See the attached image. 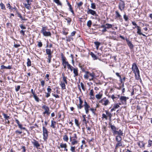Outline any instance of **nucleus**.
<instances>
[{
	"instance_id": "f257e3e1",
	"label": "nucleus",
	"mask_w": 152,
	"mask_h": 152,
	"mask_svg": "<svg viewBox=\"0 0 152 152\" xmlns=\"http://www.w3.org/2000/svg\"><path fill=\"white\" fill-rule=\"evenodd\" d=\"M85 73H86L84 76L85 79H88L89 77L90 76L91 77V78H89V80L91 81L93 80L95 76V74L94 73L92 72L91 73L88 71H86L85 72Z\"/></svg>"
},
{
	"instance_id": "f03ea898",
	"label": "nucleus",
	"mask_w": 152,
	"mask_h": 152,
	"mask_svg": "<svg viewBox=\"0 0 152 152\" xmlns=\"http://www.w3.org/2000/svg\"><path fill=\"white\" fill-rule=\"evenodd\" d=\"M42 132L43 139L45 141H47L48 137V133L49 132L47 129L44 126L42 127Z\"/></svg>"
},
{
	"instance_id": "7ed1b4c3",
	"label": "nucleus",
	"mask_w": 152,
	"mask_h": 152,
	"mask_svg": "<svg viewBox=\"0 0 152 152\" xmlns=\"http://www.w3.org/2000/svg\"><path fill=\"white\" fill-rule=\"evenodd\" d=\"M47 29L46 27H42L41 30V32L42 33L43 35L45 36H51V33L50 31H47L46 30Z\"/></svg>"
},
{
	"instance_id": "20e7f679",
	"label": "nucleus",
	"mask_w": 152,
	"mask_h": 152,
	"mask_svg": "<svg viewBox=\"0 0 152 152\" xmlns=\"http://www.w3.org/2000/svg\"><path fill=\"white\" fill-rule=\"evenodd\" d=\"M77 135L76 134H74L73 137H70V141L71 142L72 145H74L77 143L78 142L77 140Z\"/></svg>"
},
{
	"instance_id": "39448f33",
	"label": "nucleus",
	"mask_w": 152,
	"mask_h": 152,
	"mask_svg": "<svg viewBox=\"0 0 152 152\" xmlns=\"http://www.w3.org/2000/svg\"><path fill=\"white\" fill-rule=\"evenodd\" d=\"M99 102L104 106H107L110 104V102L109 100L105 97L103 98L101 100H100Z\"/></svg>"
},
{
	"instance_id": "423d86ee",
	"label": "nucleus",
	"mask_w": 152,
	"mask_h": 152,
	"mask_svg": "<svg viewBox=\"0 0 152 152\" xmlns=\"http://www.w3.org/2000/svg\"><path fill=\"white\" fill-rule=\"evenodd\" d=\"M129 99V98L125 96H121L120 98V101L121 103H119V105L121 104H126V100Z\"/></svg>"
},
{
	"instance_id": "0eeeda50",
	"label": "nucleus",
	"mask_w": 152,
	"mask_h": 152,
	"mask_svg": "<svg viewBox=\"0 0 152 152\" xmlns=\"http://www.w3.org/2000/svg\"><path fill=\"white\" fill-rule=\"evenodd\" d=\"M132 69L134 74H136V73H139V72H140L138 68L135 63L133 64Z\"/></svg>"
},
{
	"instance_id": "6e6552de",
	"label": "nucleus",
	"mask_w": 152,
	"mask_h": 152,
	"mask_svg": "<svg viewBox=\"0 0 152 152\" xmlns=\"http://www.w3.org/2000/svg\"><path fill=\"white\" fill-rule=\"evenodd\" d=\"M42 108L45 110V111L43 113L44 114H47L48 115L50 114V112H49L50 110L48 106L44 105L42 106Z\"/></svg>"
},
{
	"instance_id": "1a4fd4ad",
	"label": "nucleus",
	"mask_w": 152,
	"mask_h": 152,
	"mask_svg": "<svg viewBox=\"0 0 152 152\" xmlns=\"http://www.w3.org/2000/svg\"><path fill=\"white\" fill-rule=\"evenodd\" d=\"M88 10L87 12V13L88 14H91L92 15L96 17L95 18H97V16H98V15L97 14L96 12L94 10H93L91 9H88Z\"/></svg>"
},
{
	"instance_id": "9d476101",
	"label": "nucleus",
	"mask_w": 152,
	"mask_h": 152,
	"mask_svg": "<svg viewBox=\"0 0 152 152\" xmlns=\"http://www.w3.org/2000/svg\"><path fill=\"white\" fill-rule=\"evenodd\" d=\"M115 18L118 19L120 22H122L123 21V19L121 15H120L119 12L118 11H116L115 12Z\"/></svg>"
},
{
	"instance_id": "9b49d317",
	"label": "nucleus",
	"mask_w": 152,
	"mask_h": 152,
	"mask_svg": "<svg viewBox=\"0 0 152 152\" xmlns=\"http://www.w3.org/2000/svg\"><path fill=\"white\" fill-rule=\"evenodd\" d=\"M78 99L79 100V103L77 104V109L79 110L81 109L83 107V106L82 105V104L83 103V102L82 100L80 97H79Z\"/></svg>"
},
{
	"instance_id": "f8f14e48",
	"label": "nucleus",
	"mask_w": 152,
	"mask_h": 152,
	"mask_svg": "<svg viewBox=\"0 0 152 152\" xmlns=\"http://www.w3.org/2000/svg\"><path fill=\"white\" fill-rule=\"evenodd\" d=\"M61 60L62 61V64L63 65V66L64 67V68H66V66H67V64H66L64 62L65 61L66 62H68L67 61H66V58L65 57H64L63 54H61Z\"/></svg>"
},
{
	"instance_id": "ddd939ff",
	"label": "nucleus",
	"mask_w": 152,
	"mask_h": 152,
	"mask_svg": "<svg viewBox=\"0 0 152 152\" xmlns=\"http://www.w3.org/2000/svg\"><path fill=\"white\" fill-rule=\"evenodd\" d=\"M125 3L123 1H121L119 3V7L120 10L122 11L124 8Z\"/></svg>"
},
{
	"instance_id": "4468645a",
	"label": "nucleus",
	"mask_w": 152,
	"mask_h": 152,
	"mask_svg": "<svg viewBox=\"0 0 152 152\" xmlns=\"http://www.w3.org/2000/svg\"><path fill=\"white\" fill-rule=\"evenodd\" d=\"M32 143L33 144L34 146L37 148H38L40 146V145L38 141L34 139L33 140V141L32 142Z\"/></svg>"
},
{
	"instance_id": "2eb2a0df",
	"label": "nucleus",
	"mask_w": 152,
	"mask_h": 152,
	"mask_svg": "<svg viewBox=\"0 0 152 152\" xmlns=\"http://www.w3.org/2000/svg\"><path fill=\"white\" fill-rule=\"evenodd\" d=\"M73 72L74 74V77H75L78 75V70L77 68H74L73 69Z\"/></svg>"
},
{
	"instance_id": "dca6fc26",
	"label": "nucleus",
	"mask_w": 152,
	"mask_h": 152,
	"mask_svg": "<svg viewBox=\"0 0 152 152\" xmlns=\"http://www.w3.org/2000/svg\"><path fill=\"white\" fill-rule=\"evenodd\" d=\"M126 40L127 42V44L128 46L131 49H132L133 48V45L131 43L130 41L128 39H126Z\"/></svg>"
},
{
	"instance_id": "f3484780",
	"label": "nucleus",
	"mask_w": 152,
	"mask_h": 152,
	"mask_svg": "<svg viewBox=\"0 0 152 152\" xmlns=\"http://www.w3.org/2000/svg\"><path fill=\"white\" fill-rule=\"evenodd\" d=\"M113 134L114 135L118 134V135L122 136L123 133L121 129H119L118 131H116Z\"/></svg>"
},
{
	"instance_id": "a211bd4d",
	"label": "nucleus",
	"mask_w": 152,
	"mask_h": 152,
	"mask_svg": "<svg viewBox=\"0 0 152 152\" xmlns=\"http://www.w3.org/2000/svg\"><path fill=\"white\" fill-rule=\"evenodd\" d=\"M64 63L66 64H67V68L68 69H69L70 70V71L72 72L73 71V69L74 68L72 66H71L69 63L68 62H66L65 61L64 62Z\"/></svg>"
},
{
	"instance_id": "6ab92c4d",
	"label": "nucleus",
	"mask_w": 152,
	"mask_h": 152,
	"mask_svg": "<svg viewBox=\"0 0 152 152\" xmlns=\"http://www.w3.org/2000/svg\"><path fill=\"white\" fill-rule=\"evenodd\" d=\"M67 145L66 143H61L60 144L59 146H58V147L59 149H60L61 148H65L67 147Z\"/></svg>"
},
{
	"instance_id": "aec40b11",
	"label": "nucleus",
	"mask_w": 152,
	"mask_h": 152,
	"mask_svg": "<svg viewBox=\"0 0 152 152\" xmlns=\"http://www.w3.org/2000/svg\"><path fill=\"white\" fill-rule=\"evenodd\" d=\"M105 112H106V115L107 116V118L109 117V119L110 120H111V118L112 116V114L107 110H105Z\"/></svg>"
},
{
	"instance_id": "412c9836",
	"label": "nucleus",
	"mask_w": 152,
	"mask_h": 152,
	"mask_svg": "<svg viewBox=\"0 0 152 152\" xmlns=\"http://www.w3.org/2000/svg\"><path fill=\"white\" fill-rule=\"evenodd\" d=\"M110 127L113 132V134H114L116 131L117 128L114 125H113L112 124H110Z\"/></svg>"
},
{
	"instance_id": "4be33fe9",
	"label": "nucleus",
	"mask_w": 152,
	"mask_h": 152,
	"mask_svg": "<svg viewBox=\"0 0 152 152\" xmlns=\"http://www.w3.org/2000/svg\"><path fill=\"white\" fill-rule=\"evenodd\" d=\"M84 106L85 107V110L89 109L90 108V106L88 104L87 102L85 101L84 102Z\"/></svg>"
},
{
	"instance_id": "5701e85b",
	"label": "nucleus",
	"mask_w": 152,
	"mask_h": 152,
	"mask_svg": "<svg viewBox=\"0 0 152 152\" xmlns=\"http://www.w3.org/2000/svg\"><path fill=\"white\" fill-rule=\"evenodd\" d=\"M1 69H11L12 67L10 66H4V65H2L1 66Z\"/></svg>"
},
{
	"instance_id": "b1692460",
	"label": "nucleus",
	"mask_w": 152,
	"mask_h": 152,
	"mask_svg": "<svg viewBox=\"0 0 152 152\" xmlns=\"http://www.w3.org/2000/svg\"><path fill=\"white\" fill-rule=\"evenodd\" d=\"M56 124V121H51L50 127L53 128H56L55 125Z\"/></svg>"
},
{
	"instance_id": "393cba45",
	"label": "nucleus",
	"mask_w": 152,
	"mask_h": 152,
	"mask_svg": "<svg viewBox=\"0 0 152 152\" xmlns=\"http://www.w3.org/2000/svg\"><path fill=\"white\" fill-rule=\"evenodd\" d=\"M66 41H67L70 42L73 40V38L70 36H69L68 37H66Z\"/></svg>"
},
{
	"instance_id": "a878e982",
	"label": "nucleus",
	"mask_w": 152,
	"mask_h": 152,
	"mask_svg": "<svg viewBox=\"0 0 152 152\" xmlns=\"http://www.w3.org/2000/svg\"><path fill=\"white\" fill-rule=\"evenodd\" d=\"M65 83L61 82L60 84V85L61 87V89L63 90L66 89V85Z\"/></svg>"
},
{
	"instance_id": "bb28decb",
	"label": "nucleus",
	"mask_w": 152,
	"mask_h": 152,
	"mask_svg": "<svg viewBox=\"0 0 152 152\" xmlns=\"http://www.w3.org/2000/svg\"><path fill=\"white\" fill-rule=\"evenodd\" d=\"M121 136L118 135L116 136L115 139L117 142H119L121 141L122 140Z\"/></svg>"
},
{
	"instance_id": "cd10ccee",
	"label": "nucleus",
	"mask_w": 152,
	"mask_h": 152,
	"mask_svg": "<svg viewBox=\"0 0 152 152\" xmlns=\"http://www.w3.org/2000/svg\"><path fill=\"white\" fill-rule=\"evenodd\" d=\"M137 33L140 35H141L142 33L141 32V30L140 27L139 26H137Z\"/></svg>"
},
{
	"instance_id": "c85d7f7f",
	"label": "nucleus",
	"mask_w": 152,
	"mask_h": 152,
	"mask_svg": "<svg viewBox=\"0 0 152 152\" xmlns=\"http://www.w3.org/2000/svg\"><path fill=\"white\" fill-rule=\"evenodd\" d=\"M94 44L96 46V48L97 50H98L99 47L101 43L98 42H94Z\"/></svg>"
},
{
	"instance_id": "c756f323",
	"label": "nucleus",
	"mask_w": 152,
	"mask_h": 152,
	"mask_svg": "<svg viewBox=\"0 0 152 152\" xmlns=\"http://www.w3.org/2000/svg\"><path fill=\"white\" fill-rule=\"evenodd\" d=\"M122 142H118L115 146V148H117L119 146H122Z\"/></svg>"
},
{
	"instance_id": "7c9ffc66",
	"label": "nucleus",
	"mask_w": 152,
	"mask_h": 152,
	"mask_svg": "<svg viewBox=\"0 0 152 152\" xmlns=\"http://www.w3.org/2000/svg\"><path fill=\"white\" fill-rule=\"evenodd\" d=\"M46 52L47 55L52 54L53 52H51L50 49H47L45 50Z\"/></svg>"
},
{
	"instance_id": "2f4dec72",
	"label": "nucleus",
	"mask_w": 152,
	"mask_h": 152,
	"mask_svg": "<svg viewBox=\"0 0 152 152\" xmlns=\"http://www.w3.org/2000/svg\"><path fill=\"white\" fill-rule=\"evenodd\" d=\"M135 77L136 79L138 80L140 79V72H139V74L138 73H136V74H135Z\"/></svg>"
},
{
	"instance_id": "473e14b6",
	"label": "nucleus",
	"mask_w": 152,
	"mask_h": 152,
	"mask_svg": "<svg viewBox=\"0 0 152 152\" xmlns=\"http://www.w3.org/2000/svg\"><path fill=\"white\" fill-rule=\"evenodd\" d=\"M102 94H99L96 95V98L98 99H100L102 97Z\"/></svg>"
},
{
	"instance_id": "72a5a7b5",
	"label": "nucleus",
	"mask_w": 152,
	"mask_h": 152,
	"mask_svg": "<svg viewBox=\"0 0 152 152\" xmlns=\"http://www.w3.org/2000/svg\"><path fill=\"white\" fill-rule=\"evenodd\" d=\"M33 96L35 100L37 102H39V98L37 96L36 94L34 95H33Z\"/></svg>"
},
{
	"instance_id": "f704fd0d",
	"label": "nucleus",
	"mask_w": 152,
	"mask_h": 152,
	"mask_svg": "<svg viewBox=\"0 0 152 152\" xmlns=\"http://www.w3.org/2000/svg\"><path fill=\"white\" fill-rule=\"evenodd\" d=\"M92 23L91 21V20H89L87 22V25L89 28H90L91 27Z\"/></svg>"
},
{
	"instance_id": "c9c22d12",
	"label": "nucleus",
	"mask_w": 152,
	"mask_h": 152,
	"mask_svg": "<svg viewBox=\"0 0 152 152\" xmlns=\"http://www.w3.org/2000/svg\"><path fill=\"white\" fill-rule=\"evenodd\" d=\"M3 115L4 117V118L6 120H8L10 118V116H7V115L5 113H3Z\"/></svg>"
},
{
	"instance_id": "e433bc0d",
	"label": "nucleus",
	"mask_w": 152,
	"mask_h": 152,
	"mask_svg": "<svg viewBox=\"0 0 152 152\" xmlns=\"http://www.w3.org/2000/svg\"><path fill=\"white\" fill-rule=\"evenodd\" d=\"M63 139L64 141L67 142L68 140V137L67 135H65L63 136Z\"/></svg>"
},
{
	"instance_id": "4c0bfd02",
	"label": "nucleus",
	"mask_w": 152,
	"mask_h": 152,
	"mask_svg": "<svg viewBox=\"0 0 152 152\" xmlns=\"http://www.w3.org/2000/svg\"><path fill=\"white\" fill-rule=\"evenodd\" d=\"M91 8L93 9H96V5L94 3H92L91 4Z\"/></svg>"
},
{
	"instance_id": "58836bf2",
	"label": "nucleus",
	"mask_w": 152,
	"mask_h": 152,
	"mask_svg": "<svg viewBox=\"0 0 152 152\" xmlns=\"http://www.w3.org/2000/svg\"><path fill=\"white\" fill-rule=\"evenodd\" d=\"M24 6L28 10H29L31 8L30 5L28 4H25Z\"/></svg>"
},
{
	"instance_id": "ea45409f",
	"label": "nucleus",
	"mask_w": 152,
	"mask_h": 152,
	"mask_svg": "<svg viewBox=\"0 0 152 152\" xmlns=\"http://www.w3.org/2000/svg\"><path fill=\"white\" fill-rule=\"evenodd\" d=\"M83 3L82 1H80L79 3H77V7L80 8V7L82 5Z\"/></svg>"
},
{
	"instance_id": "a19ab883",
	"label": "nucleus",
	"mask_w": 152,
	"mask_h": 152,
	"mask_svg": "<svg viewBox=\"0 0 152 152\" xmlns=\"http://www.w3.org/2000/svg\"><path fill=\"white\" fill-rule=\"evenodd\" d=\"M90 55L94 59H96L97 57L93 53L91 52L90 53Z\"/></svg>"
},
{
	"instance_id": "79ce46f5",
	"label": "nucleus",
	"mask_w": 152,
	"mask_h": 152,
	"mask_svg": "<svg viewBox=\"0 0 152 152\" xmlns=\"http://www.w3.org/2000/svg\"><path fill=\"white\" fill-rule=\"evenodd\" d=\"M31 62L30 59L28 58L27 59V66H30L31 65Z\"/></svg>"
},
{
	"instance_id": "37998d69",
	"label": "nucleus",
	"mask_w": 152,
	"mask_h": 152,
	"mask_svg": "<svg viewBox=\"0 0 152 152\" xmlns=\"http://www.w3.org/2000/svg\"><path fill=\"white\" fill-rule=\"evenodd\" d=\"M148 144L147 147H150L152 146V141L150 140H149L148 141Z\"/></svg>"
},
{
	"instance_id": "c03bdc74",
	"label": "nucleus",
	"mask_w": 152,
	"mask_h": 152,
	"mask_svg": "<svg viewBox=\"0 0 152 152\" xmlns=\"http://www.w3.org/2000/svg\"><path fill=\"white\" fill-rule=\"evenodd\" d=\"M106 25L107 27L106 28L107 29L111 28L112 26V25L109 23H106Z\"/></svg>"
},
{
	"instance_id": "a18cd8bd",
	"label": "nucleus",
	"mask_w": 152,
	"mask_h": 152,
	"mask_svg": "<svg viewBox=\"0 0 152 152\" xmlns=\"http://www.w3.org/2000/svg\"><path fill=\"white\" fill-rule=\"evenodd\" d=\"M65 19L66 20L67 22L68 23V24L69 25L71 21V19L69 18H65Z\"/></svg>"
},
{
	"instance_id": "49530a36",
	"label": "nucleus",
	"mask_w": 152,
	"mask_h": 152,
	"mask_svg": "<svg viewBox=\"0 0 152 152\" xmlns=\"http://www.w3.org/2000/svg\"><path fill=\"white\" fill-rule=\"evenodd\" d=\"M67 78V77H66L63 76V80L64 82V83H65L66 84H67V81L66 80Z\"/></svg>"
},
{
	"instance_id": "de8ad7c7",
	"label": "nucleus",
	"mask_w": 152,
	"mask_h": 152,
	"mask_svg": "<svg viewBox=\"0 0 152 152\" xmlns=\"http://www.w3.org/2000/svg\"><path fill=\"white\" fill-rule=\"evenodd\" d=\"M18 17H19L22 20H25V18H23L22 15H21V14L20 13H18Z\"/></svg>"
},
{
	"instance_id": "09e8293b",
	"label": "nucleus",
	"mask_w": 152,
	"mask_h": 152,
	"mask_svg": "<svg viewBox=\"0 0 152 152\" xmlns=\"http://www.w3.org/2000/svg\"><path fill=\"white\" fill-rule=\"evenodd\" d=\"M75 124L78 127H79L80 124L79 123V122H78V120H77V119H75Z\"/></svg>"
},
{
	"instance_id": "8fccbe9b",
	"label": "nucleus",
	"mask_w": 152,
	"mask_h": 152,
	"mask_svg": "<svg viewBox=\"0 0 152 152\" xmlns=\"http://www.w3.org/2000/svg\"><path fill=\"white\" fill-rule=\"evenodd\" d=\"M58 5H61V4L59 1V0H53Z\"/></svg>"
},
{
	"instance_id": "3c124183",
	"label": "nucleus",
	"mask_w": 152,
	"mask_h": 152,
	"mask_svg": "<svg viewBox=\"0 0 152 152\" xmlns=\"http://www.w3.org/2000/svg\"><path fill=\"white\" fill-rule=\"evenodd\" d=\"M22 133V131H19L18 130H17L15 131V133L17 134H21Z\"/></svg>"
},
{
	"instance_id": "603ef678",
	"label": "nucleus",
	"mask_w": 152,
	"mask_h": 152,
	"mask_svg": "<svg viewBox=\"0 0 152 152\" xmlns=\"http://www.w3.org/2000/svg\"><path fill=\"white\" fill-rule=\"evenodd\" d=\"M0 6H1V8L2 9H3V10H5V6L4 4L2 3H1L0 4Z\"/></svg>"
},
{
	"instance_id": "864d4df0",
	"label": "nucleus",
	"mask_w": 152,
	"mask_h": 152,
	"mask_svg": "<svg viewBox=\"0 0 152 152\" xmlns=\"http://www.w3.org/2000/svg\"><path fill=\"white\" fill-rule=\"evenodd\" d=\"M75 146H71L70 150L72 152H75Z\"/></svg>"
},
{
	"instance_id": "5fc2aeb1",
	"label": "nucleus",
	"mask_w": 152,
	"mask_h": 152,
	"mask_svg": "<svg viewBox=\"0 0 152 152\" xmlns=\"http://www.w3.org/2000/svg\"><path fill=\"white\" fill-rule=\"evenodd\" d=\"M102 118H104L106 120H107L108 119V118H107V116L104 113L102 114Z\"/></svg>"
},
{
	"instance_id": "6e6d98bb",
	"label": "nucleus",
	"mask_w": 152,
	"mask_h": 152,
	"mask_svg": "<svg viewBox=\"0 0 152 152\" xmlns=\"http://www.w3.org/2000/svg\"><path fill=\"white\" fill-rule=\"evenodd\" d=\"M67 4L68 5V6L69 7V10L71 11V10H73L72 6L68 2H67Z\"/></svg>"
},
{
	"instance_id": "4d7b16f0",
	"label": "nucleus",
	"mask_w": 152,
	"mask_h": 152,
	"mask_svg": "<svg viewBox=\"0 0 152 152\" xmlns=\"http://www.w3.org/2000/svg\"><path fill=\"white\" fill-rule=\"evenodd\" d=\"M7 8H8L9 9H10L11 10H12L13 9L12 8H11V6H10V4L9 3H7Z\"/></svg>"
},
{
	"instance_id": "13d9d810",
	"label": "nucleus",
	"mask_w": 152,
	"mask_h": 152,
	"mask_svg": "<svg viewBox=\"0 0 152 152\" xmlns=\"http://www.w3.org/2000/svg\"><path fill=\"white\" fill-rule=\"evenodd\" d=\"M38 46L39 47H41L42 46V42H37Z\"/></svg>"
},
{
	"instance_id": "bf43d9fd",
	"label": "nucleus",
	"mask_w": 152,
	"mask_h": 152,
	"mask_svg": "<svg viewBox=\"0 0 152 152\" xmlns=\"http://www.w3.org/2000/svg\"><path fill=\"white\" fill-rule=\"evenodd\" d=\"M90 95L91 96H94V91L93 89H91L90 91Z\"/></svg>"
},
{
	"instance_id": "052dcab7",
	"label": "nucleus",
	"mask_w": 152,
	"mask_h": 152,
	"mask_svg": "<svg viewBox=\"0 0 152 152\" xmlns=\"http://www.w3.org/2000/svg\"><path fill=\"white\" fill-rule=\"evenodd\" d=\"M124 18L126 21H127L128 20V17L125 14L124 15Z\"/></svg>"
},
{
	"instance_id": "680f3d73",
	"label": "nucleus",
	"mask_w": 152,
	"mask_h": 152,
	"mask_svg": "<svg viewBox=\"0 0 152 152\" xmlns=\"http://www.w3.org/2000/svg\"><path fill=\"white\" fill-rule=\"evenodd\" d=\"M86 128L87 129V130L88 131V133L89 134L90 133L91 130V129L90 127H87V126H86Z\"/></svg>"
},
{
	"instance_id": "e2e57ef3",
	"label": "nucleus",
	"mask_w": 152,
	"mask_h": 152,
	"mask_svg": "<svg viewBox=\"0 0 152 152\" xmlns=\"http://www.w3.org/2000/svg\"><path fill=\"white\" fill-rule=\"evenodd\" d=\"M80 85L82 89H83V91H85V89L83 84L82 82H81L80 83Z\"/></svg>"
},
{
	"instance_id": "0e129e2a",
	"label": "nucleus",
	"mask_w": 152,
	"mask_h": 152,
	"mask_svg": "<svg viewBox=\"0 0 152 152\" xmlns=\"http://www.w3.org/2000/svg\"><path fill=\"white\" fill-rule=\"evenodd\" d=\"M51 90V89L50 88V86H48V87L47 88L48 92L50 93Z\"/></svg>"
},
{
	"instance_id": "69168bd1",
	"label": "nucleus",
	"mask_w": 152,
	"mask_h": 152,
	"mask_svg": "<svg viewBox=\"0 0 152 152\" xmlns=\"http://www.w3.org/2000/svg\"><path fill=\"white\" fill-rule=\"evenodd\" d=\"M113 107L115 109H117L120 106L118 104H117L115 105H114L113 106Z\"/></svg>"
},
{
	"instance_id": "338daca9",
	"label": "nucleus",
	"mask_w": 152,
	"mask_h": 152,
	"mask_svg": "<svg viewBox=\"0 0 152 152\" xmlns=\"http://www.w3.org/2000/svg\"><path fill=\"white\" fill-rule=\"evenodd\" d=\"M132 23L133 25L135 26V27L133 28H137V26H138L136 23L134 22H132Z\"/></svg>"
},
{
	"instance_id": "774afa93",
	"label": "nucleus",
	"mask_w": 152,
	"mask_h": 152,
	"mask_svg": "<svg viewBox=\"0 0 152 152\" xmlns=\"http://www.w3.org/2000/svg\"><path fill=\"white\" fill-rule=\"evenodd\" d=\"M21 148L23 149L22 152H26V147L25 146H22Z\"/></svg>"
}]
</instances>
